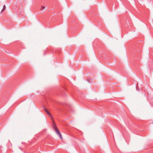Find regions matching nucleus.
<instances>
[{
    "instance_id": "obj_1",
    "label": "nucleus",
    "mask_w": 153,
    "mask_h": 153,
    "mask_svg": "<svg viewBox=\"0 0 153 153\" xmlns=\"http://www.w3.org/2000/svg\"><path fill=\"white\" fill-rule=\"evenodd\" d=\"M53 128L54 129V130L55 131L56 133L57 134H58V135H59L60 138L61 139H62V137L61 134L55 126H54Z\"/></svg>"
},
{
    "instance_id": "obj_2",
    "label": "nucleus",
    "mask_w": 153,
    "mask_h": 153,
    "mask_svg": "<svg viewBox=\"0 0 153 153\" xmlns=\"http://www.w3.org/2000/svg\"><path fill=\"white\" fill-rule=\"evenodd\" d=\"M141 87H140V88H139V87L136 86V89H137V91H139L141 89H142Z\"/></svg>"
},
{
    "instance_id": "obj_3",
    "label": "nucleus",
    "mask_w": 153,
    "mask_h": 153,
    "mask_svg": "<svg viewBox=\"0 0 153 153\" xmlns=\"http://www.w3.org/2000/svg\"><path fill=\"white\" fill-rule=\"evenodd\" d=\"M45 7L44 6H41V8L40 9V10L41 11H43L44 10H43V9H45Z\"/></svg>"
},
{
    "instance_id": "obj_4",
    "label": "nucleus",
    "mask_w": 153,
    "mask_h": 153,
    "mask_svg": "<svg viewBox=\"0 0 153 153\" xmlns=\"http://www.w3.org/2000/svg\"><path fill=\"white\" fill-rule=\"evenodd\" d=\"M45 111L47 112V113L49 115L51 116V114L49 113V112L46 109H45Z\"/></svg>"
},
{
    "instance_id": "obj_5",
    "label": "nucleus",
    "mask_w": 153,
    "mask_h": 153,
    "mask_svg": "<svg viewBox=\"0 0 153 153\" xmlns=\"http://www.w3.org/2000/svg\"><path fill=\"white\" fill-rule=\"evenodd\" d=\"M6 9V7L5 5H4L3 7V10L1 11V12H2L3 11H4Z\"/></svg>"
},
{
    "instance_id": "obj_6",
    "label": "nucleus",
    "mask_w": 153,
    "mask_h": 153,
    "mask_svg": "<svg viewBox=\"0 0 153 153\" xmlns=\"http://www.w3.org/2000/svg\"><path fill=\"white\" fill-rule=\"evenodd\" d=\"M19 148L20 149H22L20 147H19Z\"/></svg>"
}]
</instances>
